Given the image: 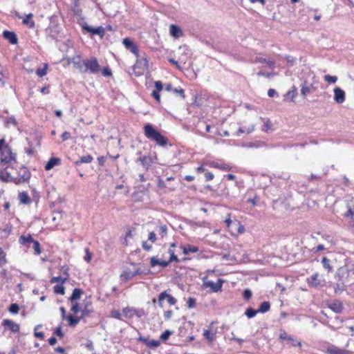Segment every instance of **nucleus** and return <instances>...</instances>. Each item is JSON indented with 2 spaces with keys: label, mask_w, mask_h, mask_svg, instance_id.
Returning <instances> with one entry per match:
<instances>
[{
  "label": "nucleus",
  "mask_w": 354,
  "mask_h": 354,
  "mask_svg": "<svg viewBox=\"0 0 354 354\" xmlns=\"http://www.w3.org/2000/svg\"><path fill=\"white\" fill-rule=\"evenodd\" d=\"M284 58L286 59L288 66L291 67L296 63L297 59L292 56L285 55Z\"/></svg>",
  "instance_id": "obj_40"
},
{
  "label": "nucleus",
  "mask_w": 354,
  "mask_h": 354,
  "mask_svg": "<svg viewBox=\"0 0 354 354\" xmlns=\"http://www.w3.org/2000/svg\"><path fill=\"white\" fill-rule=\"evenodd\" d=\"M254 130V126L253 124L248 127H240L239 128L236 136H239L241 133H250Z\"/></svg>",
  "instance_id": "obj_32"
},
{
  "label": "nucleus",
  "mask_w": 354,
  "mask_h": 354,
  "mask_svg": "<svg viewBox=\"0 0 354 354\" xmlns=\"http://www.w3.org/2000/svg\"><path fill=\"white\" fill-rule=\"evenodd\" d=\"M85 252L86 254L84 257V261H86L87 263H89L92 258V254L90 252L88 248H85Z\"/></svg>",
  "instance_id": "obj_52"
},
{
  "label": "nucleus",
  "mask_w": 354,
  "mask_h": 354,
  "mask_svg": "<svg viewBox=\"0 0 354 354\" xmlns=\"http://www.w3.org/2000/svg\"><path fill=\"white\" fill-rule=\"evenodd\" d=\"M30 178V172L28 169L22 166L17 171V176L15 177V183H22L28 181Z\"/></svg>",
  "instance_id": "obj_5"
},
{
  "label": "nucleus",
  "mask_w": 354,
  "mask_h": 354,
  "mask_svg": "<svg viewBox=\"0 0 354 354\" xmlns=\"http://www.w3.org/2000/svg\"><path fill=\"white\" fill-rule=\"evenodd\" d=\"M111 316L115 319H120V320H122V318H121V313H120L119 310H113L111 312Z\"/></svg>",
  "instance_id": "obj_50"
},
{
  "label": "nucleus",
  "mask_w": 354,
  "mask_h": 354,
  "mask_svg": "<svg viewBox=\"0 0 354 354\" xmlns=\"http://www.w3.org/2000/svg\"><path fill=\"white\" fill-rule=\"evenodd\" d=\"M154 84H155V87L156 88V91H160L162 90L163 85L160 81H156Z\"/></svg>",
  "instance_id": "obj_64"
},
{
  "label": "nucleus",
  "mask_w": 354,
  "mask_h": 354,
  "mask_svg": "<svg viewBox=\"0 0 354 354\" xmlns=\"http://www.w3.org/2000/svg\"><path fill=\"white\" fill-rule=\"evenodd\" d=\"M306 281L308 286L311 288H317L324 286V284L322 283V281L321 279V277L317 272L313 274L312 276L307 278Z\"/></svg>",
  "instance_id": "obj_7"
},
{
  "label": "nucleus",
  "mask_w": 354,
  "mask_h": 354,
  "mask_svg": "<svg viewBox=\"0 0 354 354\" xmlns=\"http://www.w3.org/2000/svg\"><path fill=\"white\" fill-rule=\"evenodd\" d=\"M8 310L12 314H17L19 310V305L17 304H12L8 308Z\"/></svg>",
  "instance_id": "obj_41"
},
{
  "label": "nucleus",
  "mask_w": 354,
  "mask_h": 354,
  "mask_svg": "<svg viewBox=\"0 0 354 354\" xmlns=\"http://www.w3.org/2000/svg\"><path fill=\"white\" fill-rule=\"evenodd\" d=\"M139 157L138 160L140 165L147 171L153 163L152 158L149 156H142L141 152L138 153Z\"/></svg>",
  "instance_id": "obj_12"
},
{
  "label": "nucleus",
  "mask_w": 354,
  "mask_h": 354,
  "mask_svg": "<svg viewBox=\"0 0 354 354\" xmlns=\"http://www.w3.org/2000/svg\"><path fill=\"white\" fill-rule=\"evenodd\" d=\"M189 253H196L199 251V248L197 246L192 245H187Z\"/></svg>",
  "instance_id": "obj_54"
},
{
  "label": "nucleus",
  "mask_w": 354,
  "mask_h": 354,
  "mask_svg": "<svg viewBox=\"0 0 354 354\" xmlns=\"http://www.w3.org/2000/svg\"><path fill=\"white\" fill-rule=\"evenodd\" d=\"M324 78V80L326 81L329 84H334L337 80V76H332L330 75H326Z\"/></svg>",
  "instance_id": "obj_42"
},
{
  "label": "nucleus",
  "mask_w": 354,
  "mask_h": 354,
  "mask_svg": "<svg viewBox=\"0 0 354 354\" xmlns=\"http://www.w3.org/2000/svg\"><path fill=\"white\" fill-rule=\"evenodd\" d=\"M328 307L335 313H339L343 310V305L341 301L335 300L328 304Z\"/></svg>",
  "instance_id": "obj_20"
},
{
  "label": "nucleus",
  "mask_w": 354,
  "mask_h": 354,
  "mask_svg": "<svg viewBox=\"0 0 354 354\" xmlns=\"http://www.w3.org/2000/svg\"><path fill=\"white\" fill-rule=\"evenodd\" d=\"M3 37L12 44H16L18 41L17 35L12 31L4 30L3 32Z\"/></svg>",
  "instance_id": "obj_16"
},
{
  "label": "nucleus",
  "mask_w": 354,
  "mask_h": 354,
  "mask_svg": "<svg viewBox=\"0 0 354 354\" xmlns=\"http://www.w3.org/2000/svg\"><path fill=\"white\" fill-rule=\"evenodd\" d=\"M102 74L104 77H110L112 75V72L109 67H105L103 68Z\"/></svg>",
  "instance_id": "obj_55"
},
{
  "label": "nucleus",
  "mask_w": 354,
  "mask_h": 354,
  "mask_svg": "<svg viewBox=\"0 0 354 354\" xmlns=\"http://www.w3.org/2000/svg\"><path fill=\"white\" fill-rule=\"evenodd\" d=\"M64 274L66 275V277H52L50 280V283H59L60 284L64 283L68 279V274L67 271L64 272Z\"/></svg>",
  "instance_id": "obj_27"
},
{
  "label": "nucleus",
  "mask_w": 354,
  "mask_h": 354,
  "mask_svg": "<svg viewBox=\"0 0 354 354\" xmlns=\"http://www.w3.org/2000/svg\"><path fill=\"white\" fill-rule=\"evenodd\" d=\"M141 274H142V272L140 270V268L136 269L134 270L126 269L121 274L120 277L124 281H128L132 279L133 277Z\"/></svg>",
  "instance_id": "obj_11"
},
{
  "label": "nucleus",
  "mask_w": 354,
  "mask_h": 354,
  "mask_svg": "<svg viewBox=\"0 0 354 354\" xmlns=\"http://www.w3.org/2000/svg\"><path fill=\"white\" fill-rule=\"evenodd\" d=\"M336 282L333 285L335 294L343 292L348 285L354 281V262L348 261L339 268L335 274Z\"/></svg>",
  "instance_id": "obj_1"
},
{
  "label": "nucleus",
  "mask_w": 354,
  "mask_h": 354,
  "mask_svg": "<svg viewBox=\"0 0 354 354\" xmlns=\"http://www.w3.org/2000/svg\"><path fill=\"white\" fill-rule=\"evenodd\" d=\"M160 266L163 268L167 267L169 265V260H159L156 257H152L150 259V266L151 267H155L156 266Z\"/></svg>",
  "instance_id": "obj_19"
},
{
  "label": "nucleus",
  "mask_w": 354,
  "mask_h": 354,
  "mask_svg": "<svg viewBox=\"0 0 354 354\" xmlns=\"http://www.w3.org/2000/svg\"><path fill=\"white\" fill-rule=\"evenodd\" d=\"M270 309V304L269 301H263L260 304L259 309H257L259 313H265L269 311Z\"/></svg>",
  "instance_id": "obj_30"
},
{
  "label": "nucleus",
  "mask_w": 354,
  "mask_h": 354,
  "mask_svg": "<svg viewBox=\"0 0 354 354\" xmlns=\"http://www.w3.org/2000/svg\"><path fill=\"white\" fill-rule=\"evenodd\" d=\"M314 90H315V88L313 87L312 84L308 85L306 84V82H305L304 84L302 85L301 88V94L303 96H306L308 94H309L311 92H313Z\"/></svg>",
  "instance_id": "obj_23"
},
{
  "label": "nucleus",
  "mask_w": 354,
  "mask_h": 354,
  "mask_svg": "<svg viewBox=\"0 0 354 354\" xmlns=\"http://www.w3.org/2000/svg\"><path fill=\"white\" fill-rule=\"evenodd\" d=\"M93 158L91 155H86L82 156L80 160L75 161V165L79 166L82 163H89L92 162Z\"/></svg>",
  "instance_id": "obj_29"
},
{
  "label": "nucleus",
  "mask_w": 354,
  "mask_h": 354,
  "mask_svg": "<svg viewBox=\"0 0 354 354\" xmlns=\"http://www.w3.org/2000/svg\"><path fill=\"white\" fill-rule=\"evenodd\" d=\"M286 95L287 96L290 97L292 100H293L297 95V88H295V86H293L292 89L291 91H289Z\"/></svg>",
  "instance_id": "obj_49"
},
{
  "label": "nucleus",
  "mask_w": 354,
  "mask_h": 354,
  "mask_svg": "<svg viewBox=\"0 0 354 354\" xmlns=\"http://www.w3.org/2000/svg\"><path fill=\"white\" fill-rule=\"evenodd\" d=\"M288 342H290L293 346H300L301 343L298 342L297 340H295L293 339L292 336H289L287 339Z\"/></svg>",
  "instance_id": "obj_59"
},
{
  "label": "nucleus",
  "mask_w": 354,
  "mask_h": 354,
  "mask_svg": "<svg viewBox=\"0 0 354 354\" xmlns=\"http://www.w3.org/2000/svg\"><path fill=\"white\" fill-rule=\"evenodd\" d=\"M165 299L170 305H174L177 302L176 298L171 295L167 294V291H164L158 295V304L160 307H162V302Z\"/></svg>",
  "instance_id": "obj_8"
},
{
  "label": "nucleus",
  "mask_w": 354,
  "mask_h": 354,
  "mask_svg": "<svg viewBox=\"0 0 354 354\" xmlns=\"http://www.w3.org/2000/svg\"><path fill=\"white\" fill-rule=\"evenodd\" d=\"M83 293L82 290L80 288H75L73 291L72 295L69 297V300L73 302L79 299L81 297V295Z\"/></svg>",
  "instance_id": "obj_28"
},
{
  "label": "nucleus",
  "mask_w": 354,
  "mask_h": 354,
  "mask_svg": "<svg viewBox=\"0 0 354 354\" xmlns=\"http://www.w3.org/2000/svg\"><path fill=\"white\" fill-rule=\"evenodd\" d=\"M73 12L74 14L80 15L81 13V10L79 8V5L77 4V1H74V7L73 8Z\"/></svg>",
  "instance_id": "obj_58"
},
{
  "label": "nucleus",
  "mask_w": 354,
  "mask_h": 354,
  "mask_svg": "<svg viewBox=\"0 0 354 354\" xmlns=\"http://www.w3.org/2000/svg\"><path fill=\"white\" fill-rule=\"evenodd\" d=\"M270 127H271L270 122L269 120H268L266 122H264L263 127L262 130L265 132H268V130L270 129Z\"/></svg>",
  "instance_id": "obj_63"
},
{
  "label": "nucleus",
  "mask_w": 354,
  "mask_h": 354,
  "mask_svg": "<svg viewBox=\"0 0 354 354\" xmlns=\"http://www.w3.org/2000/svg\"><path fill=\"white\" fill-rule=\"evenodd\" d=\"M252 295V291L249 289H246L243 291V298L245 300H249Z\"/></svg>",
  "instance_id": "obj_57"
},
{
  "label": "nucleus",
  "mask_w": 354,
  "mask_h": 354,
  "mask_svg": "<svg viewBox=\"0 0 354 354\" xmlns=\"http://www.w3.org/2000/svg\"><path fill=\"white\" fill-rule=\"evenodd\" d=\"M124 47L129 50L136 57H139V50L136 44H135L129 38H124L122 41Z\"/></svg>",
  "instance_id": "obj_10"
},
{
  "label": "nucleus",
  "mask_w": 354,
  "mask_h": 354,
  "mask_svg": "<svg viewBox=\"0 0 354 354\" xmlns=\"http://www.w3.org/2000/svg\"><path fill=\"white\" fill-rule=\"evenodd\" d=\"M19 199L20 202L23 204H28L30 201L29 196L26 192L19 193Z\"/></svg>",
  "instance_id": "obj_34"
},
{
  "label": "nucleus",
  "mask_w": 354,
  "mask_h": 354,
  "mask_svg": "<svg viewBox=\"0 0 354 354\" xmlns=\"http://www.w3.org/2000/svg\"><path fill=\"white\" fill-rule=\"evenodd\" d=\"M67 319L68 321V324L70 326H75V325H77L80 321V318H78V317H75L74 315H69L68 317H67Z\"/></svg>",
  "instance_id": "obj_35"
},
{
  "label": "nucleus",
  "mask_w": 354,
  "mask_h": 354,
  "mask_svg": "<svg viewBox=\"0 0 354 354\" xmlns=\"http://www.w3.org/2000/svg\"><path fill=\"white\" fill-rule=\"evenodd\" d=\"M1 326L5 328V330L8 329L14 333H18L20 329V326L18 324H16L13 321L8 319H3Z\"/></svg>",
  "instance_id": "obj_9"
},
{
  "label": "nucleus",
  "mask_w": 354,
  "mask_h": 354,
  "mask_svg": "<svg viewBox=\"0 0 354 354\" xmlns=\"http://www.w3.org/2000/svg\"><path fill=\"white\" fill-rule=\"evenodd\" d=\"M345 92L340 88L334 89V100L338 104H342L345 101Z\"/></svg>",
  "instance_id": "obj_13"
},
{
  "label": "nucleus",
  "mask_w": 354,
  "mask_h": 354,
  "mask_svg": "<svg viewBox=\"0 0 354 354\" xmlns=\"http://www.w3.org/2000/svg\"><path fill=\"white\" fill-rule=\"evenodd\" d=\"M205 279L206 277L203 279V283L202 284L203 289L210 288L209 292H218L221 291L223 283V281L221 279L218 278L216 283L212 281H205Z\"/></svg>",
  "instance_id": "obj_3"
},
{
  "label": "nucleus",
  "mask_w": 354,
  "mask_h": 354,
  "mask_svg": "<svg viewBox=\"0 0 354 354\" xmlns=\"http://www.w3.org/2000/svg\"><path fill=\"white\" fill-rule=\"evenodd\" d=\"M344 216L351 217L353 222L354 223V208L349 207L346 212L344 214Z\"/></svg>",
  "instance_id": "obj_47"
},
{
  "label": "nucleus",
  "mask_w": 354,
  "mask_h": 354,
  "mask_svg": "<svg viewBox=\"0 0 354 354\" xmlns=\"http://www.w3.org/2000/svg\"><path fill=\"white\" fill-rule=\"evenodd\" d=\"M173 93L180 96L183 99L185 98V93H184V90L181 88H174L173 90Z\"/></svg>",
  "instance_id": "obj_51"
},
{
  "label": "nucleus",
  "mask_w": 354,
  "mask_h": 354,
  "mask_svg": "<svg viewBox=\"0 0 354 354\" xmlns=\"http://www.w3.org/2000/svg\"><path fill=\"white\" fill-rule=\"evenodd\" d=\"M6 126L8 127L10 124L16 125L17 121L14 117L7 118L6 120Z\"/></svg>",
  "instance_id": "obj_56"
},
{
  "label": "nucleus",
  "mask_w": 354,
  "mask_h": 354,
  "mask_svg": "<svg viewBox=\"0 0 354 354\" xmlns=\"http://www.w3.org/2000/svg\"><path fill=\"white\" fill-rule=\"evenodd\" d=\"M209 165L212 167L220 169L223 171H230L232 169L230 165H229L227 163H224V162L220 163L218 162L213 161V162H210Z\"/></svg>",
  "instance_id": "obj_21"
},
{
  "label": "nucleus",
  "mask_w": 354,
  "mask_h": 354,
  "mask_svg": "<svg viewBox=\"0 0 354 354\" xmlns=\"http://www.w3.org/2000/svg\"><path fill=\"white\" fill-rule=\"evenodd\" d=\"M188 308H193L196 306V299L194 297H189L187 301Z\"/></svg>",
  "instance_id": "obj_48"
},
{
  "label": "nucleus",
  "mask_w": 354,
  "mask_h": 354,
  "mask_svg": "<svg viewBox=\"0 0 354 354\" xmlns=\"http://www.w3.org/2000/svg\"><path fill=\"white\" fill-rule=\"evenodd\" d=\"M258 313L259 312L257 310H255L252 308H248L246 309L245 315L248 319H251L255 317Z\"/></svg>",
  "instance_id": "obj_36"
},
{
  "label": "nucleus",
  "mask_w": 354,
  "mask_h": 354,
  "mask_svg": "<svg viewBox=\"0 0 354 354\" xmlns=\"http://www.w3.org/2000/svg\"><path fill=\"white\" fill-rule=\"evenodd\" d=\"M203 335L209 342H212L215 339V333L209 330H204Z\"/></svg>",
  "instance_id": "obj_37"
},
{
  "label": "nucleus",
  "mask_w": 354,
  "mask_h": 354,
  "mask_svg": "<svg viewBox=\"0 0 354 354\" xmlns=\"http://www.w3.org/2000/svg\"><path fill=\"white\" fill-rule=\"evenodd\" d=\"M32 243H33V249L35 250V254L37 255L40 254H41V248H40V244H39V241H34L32 242Z\"/></svg>",
  "instance_id": "obj_44"
},
{
  "label": "nucleus",
  "mask_w": 354,
  "mask_h": 354,
  "mask_svg": "<svg viewBox=\"0 0 354 354\" xmlns=\"http://www.w3.org/2000/svg\"><path fill=\"white\" fill-rule=\"evenodd\" d=\"M48 64H46L43 68H39L36 71V74L38 77H41L46 75Z\"/></svg>",
  "instance_id": "obj_38"
},
{
  "label": "nucleus",
  "mask_w": 354,
  "mask_h": 354,
  "mask_svg": "<svg viewBox=\"0 0 354 354\" xmlns=\"http://www.w3.org/2000/svg\"><path fill=\"white\" fill-rule=\"evenodd\" d=\"M100 68L98 61L95 57L86 59L84 73L88 71L90 73L96 74L100 71Z\"/></svg>",
  "instance_id": "obj_4"
},
{
  "label": "nucleus",
  "mask_w": 354,
  "mask_h": 354,
  "mask_svg": "<svg viewBox=\"0 0 354 354\" xmlns=\"http://www.w3.org/2000/svg\"><path fill=\"white\" fill-rule=\"evenodd\" d=\"M34 241L30 234L21 235L19 239V242L22 245L27 243H32Z\"/></svg>",
  "instance_id": "obj_31"
},
{
  "label": "nucleus",
  "mask_w": 354,
  "mask_h": 354,
  "mask_svg": "<svg viewBox=\"0 0 354 354\" xmlns=\"http://www.w3.org/2000/svg\"><path fill=\"white\" fill-rule=\"evenodd\" d=\"M54 334L58 337H63L64 336V333L62 330V328L61 326H58L54 331Z\"/></svg>",
  "instance_id": "obj_61"
},
{
  "label": "nucleus",
  "mask_w": 354,
  "mask_h": 354,
  "mask_svg": "<svg viewBox=\"0 0 354 354\" xmlns=\"http://www.w3.org/2000/svg\"><path fill=\"white\" fill-rule=\"evenodd\" d=\"M158 233L161 235L162 237H164L167 235V227L165 225H161L158 228Z\"/></svg>",
  "instance_id": "obj_45"
},
{
  "label": "nucleus",
  "mask_w": 354,
  "mask_h": 354,
  "mask_svg": "<svg viewBox=\"0 0 354 354\" xmlns=\"http://www.w3.org/2000/svg\"><path fill=\"white\" fill-rule=\"evenodd\" d=\"M82 28L84 30H86V32L91 33L93 35H99L100 38H102L105 33L104 28L101 26L96 28H93L88 26L87 24L84 23V24H82Z\"/></svg>",
  "instance_id": "obj_6"
},
{
  "label": "nucleus",
  "mask_w": 354,
  "mask_h": 354,
  "mask_svg": "<svg viewBox=\"0 0 354 354\" xmlns=\"http://www.w3.org/2000/svg\"><path fill=\"white\" fill-rule=\"evenodd\" d=\"M322 263L325 269L328 270V271L332 270V268L330 266V260L327 257H324L322 259Z\"/></svg>",
  "instance_id": "obj_43"
},
{
  "label": "nucleus",
  "mask_w": 354,
  "mask_h": 354,
  "mask_svg": "<svg viewBox=\"0 0 354 354\" xmlns=\"http://www.w3.org/2000/svg\"><path fill=\"white\" fill-rule=\"evenodd\" d=\"M156 235L153 232H151L149 234L148 240L151 241L152 243H154L156 241Z\"/></svg>",
  "instance_id": "obj_62"
},
{
  "label": "nucleus",
  "mask_w": 354,
  "mask_h": 354,
  "mask_svg": "<svg viewBox=\"0 0 354 354\" xmlns=\"http://www.w3.org/2000/svg\"><path fill=\"white\" fill-rule=\"evenodd\" d=\"M137 58H139V57ZM134 67L141 68L142 70L147 68H148V60L145 57H143L141 59H138Z\"/></svg>",
  "instance_id": "obj_25"
},
{
  "label": "nucleus",
  "mask_w": 354,
  "mask_h": 354,
  "mask_svg": "<svg viewBox=\"0 0 354 354\" xmlns=\"http://www.w3.org/2000/svg\"><path fill=\"white\" fill-rule=\"evenodd\" d=\"M41 326V325H37V326H35V336L36 337L39 338V339H44V333L43 332H37V328H39Z\"/></svg>",
  "instance_id": "obj_53"
},
{
  "label": "nucleus",
  "mask_w": 354,
  "mask_h": 354,
  "mask_svg": "<svg viewBox=\"0 0 354 354\" xmlns=\"http://www.w3.org/2000/svg\"><path fill=\"white\" fill-rule=\"evenodd\" d=\"M133 312H136V308L126 307L122 309V314L127 318H131L133 316Z\"/></svg>",
  "instance_id": "obj_33"
},
{
  "label": "nucleus",
  "mask_w": 354,
  "mask_h": 354,
  "mask_svg": "<svg viewBox=\"0 0 354 354\" xmlns=\"http://www.w3.org/2000/svg\"><path fill=\"white\" fill-rule=\"evenodd\" d=\"M328 354H354L353 351L340 348L335 346H329L327 349Z\"/></svg>",
  "instance_id": "obj_14"
},
{
  "label": "nucleus",
  "mask_w": 354,
  "mask_h": 354,
  "mask_svg": "<svg viewBox=\"0 0 354 354\" xmlns=\"http://www.w3.org/2000/svg\"><path fill=\"white\" fill-rule=\"evenodd\" d=\"M32 17L33 15L32 13L26 15L25 18L23 19V24L26 25L30 28H33L35 26V24L32 20Z\"/></svg>",
  "instance_id": "obj_24"
},
{
  "label": "nucleus",
  "mask_w": 354,
  "mask_h": 354,
  "mask_svg": "<svg viewBox=\"0 0 354 354\" xmlns=\"http://www.w3.org/2000/svg\"><path fill=\"white\" fill-rule=\"evenodd\" d=\"M54 292L56 294H60V295H64L65 293V288L62 286V284L60 285H55L53 287Z\"/></svg>",
  "instance_id": "obj_39"
},
{
  "label": "nucleus",
  "mask_w": 354,
  "mask_h": 354,
  "mask_svg": "<svg viewBox=\"0 0 354 354\" xmlns=\"http://www.w3.org/2000/svg\"><path fill=\"white\" fill-rule=\"evenodd\" d=\"M171 331L169 330H166L164 333H162L160 337V339L162 341H166L169 339V336L171 335Z\"/></svg>",
  "instance_id": "obj_46"
},
{
  "label": "nucleus",
  "mask_w": 354,
  "mask_h": 354,
  "mask_svg": "<svg viewBox=\"0 0 354 354\" xmlns=\"http://www.w3.org/2000/svg\"><path fill=\"white\" fill-rule=\"evenodd\" d=\"M144 133L149 140L154 141L159 146L165 147L167 145V139L151 124L147 123L144 126Z\"/></svg>",
  "instance_id": "obj_2"
},
{
  "label": "nucleus",
  "mask_w": 354,
  "mask_h": 354,
  "mask_svg": "<svg viewBox=\"0 0 354 354\" xmlns=\"http://www.w3.org/2000/svg\"><path fill=\"white\" fill-rule=\"evenodd\" d=\"M85 62L86 59L82 60L79 56L73 57L72 59L73 64L80 73H84Z\"/></svg>",
  "instance_id": "obj_15"
},
{
  "label": "nucleus",
  "mask_w": 354,
  "mask_h": 354,
  "mask_svg": "<svg viewBox=\"0 0 354 354\" xmlns=\"http://www.w3.org/2000/svg\"><path fill=\"white\" fill-rule=\"evenodd\" d=\"M0 180L3 182H14L15 183V177L12 176L10 173L4 171H0Z\"/></svg>",
  "instance_id": "obj_22"
},
{
  "label": "nucleus",
  "mask_w": 354,
  "mask_h": 354,
  "mask_svg": "<svg viewBox=\"0 0 354 354\" xmlns=\"http://www.w3.org/2000/svg\"><path fill=\"white\" fill-rule=\"evenodd\" d=\"M142 246L143 249L146 251H150L152 249V245L149 244L147 241H143Z\"/></svg>",
  "instance_id": "obj_60"
},
{
  "label": "nucleus",
  "mask_w": 354,
  "mask_h": 354,
  "mask_svg": "<svg viewBox=\"0 0 354 354\" xmlns=\"http://www.w3.org/2000/svg\"><path fill=\"white\" fill-rule=\"evenodd\" d=\"M169 32L170 35L175 38H179L183 35L181 28L178 26L174 24L170 26Z\"/></svg>",
  "instance_id": "obj_18"
},
{
  "label": "nucleus",
  "mask_w": 354,
  "mask_h": 354,
  "mask_svg": "<svg viewBox=\"0 0 354 354\" xmlns=\"http://www.w3.org/2000/svg\"><path fill=\"white\" fill-rule=\"evenodd\" d=\"M59 162H60V159L59 158H50V160L46 163V165L45 166V169L47 170V171L48 170H50L55 165H59Z\"/></svg>",
  "instance_id": "obj_26"
},
{
  "label": "nucleus",
  "mask_w": 354,
  "mask_h": 354,
  "mask_svg": "<svg viewBox=\"0 0 354 354\" xmlns=\"http://www.w3.org/2000/svg\"><path fill=\"white\" fill-rule=\"evenodd\" d=\"M138 340L140 342L145 343L149 348H156V347L159 346L160 344V342L158 340H155V339L149 340L148 339L143 337L142 336H140L138 338Z\"/></svg>",
  "instance_id": "obj_17"
}]
</instances>
